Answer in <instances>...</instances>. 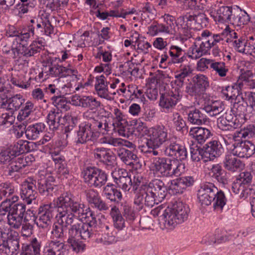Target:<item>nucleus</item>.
<instances>
[{"label": "nucleus", "mask_w": 255, "mask_h": 255, "mask_svg": "<svg viewBox=\"0 0 255 255\" xmlns=\"http://www.w3.org/2000/svg\"><path fill=\"white\" fill-rule=\"evenodd\" d=\"M244 123V120L241 121L238 119L230 111L226 112L225 117L220 118L218 123V127L220 129L224 131H233L240 128Z\"/></svg>", "instance_id": "23"}, {"label": "nucleus", "mask_w": 255, "mask_h": 255, "mask_svg": "<svg viewBox=\"0 0 255 255\" xmlns=\"http://www.w3.org/2000/svg\"><path fill=\"white\" fill-rule=\"evenodd\" d=\"M114 114L115 118L113 126L114 127V130L116 131H117L119 135L124 137H126L128 135V133L126 130L127 128L123 126V123H122L123 119L121 111L118 108H115L114 110Z\"/></svg>", "instance_id": "39"}, {"label": "nucleus", "mask_w": 255, "mask_h": 255, "mask_svg": "<svg viewBox=\"0 0 255 255\" xmlns=\"http://www.w3.org/2000/svg\"><path fill=\"white\" fill-rule=\"evenodd\" d=\"M183 50L177 46L172 45L170 48L169 54L171 57V61L173 64H179L186 60L185 55H182Z\"/></svg>", "instance_id": "47"}, {"label": "nucleus", "mask_w": 255, "mask_h": 255, "mask_svg": "<svg viewBox=\"0 0 255 255\" xmlns=\"http://www.w3.org/2000/svg\"><path fill=\"white\" fill-rule=\"evenodd\" d=\"M58 215H55L57 222L52 226L51 232V239L54 241L59 240L60 242L64 241L66 239L68 227L74 224L75 218L70 212V210L67 211L59 209Z\"/></svg>", "instance_id": "8"}, {"label": "nucleus", "mask_w": 255, "mask_h": 255, "mask_svg": "<svg viewBox=\"0 0 255 255\" xmlns=\"http://www.w3.org/2000/svg\"><path fill=\"white\" fill-rule=\"evenodd\" d=\"M82 175L84 182L91 187L100 188L107 181V175L105 172L95 166L85 167Z\"/></svg>", "instance_id": "11"}, {"label": "nucleus", "mask_w": 255, "mask_h": 255, "mask_svg": "<svg viewBox=\"0 0 255 255\" xmlns=\"http://www.w3.org/2000/svg\"><path fill=\"white\" fill-rule=\"evenodd\" d=\"M210 175L220 183L226 184L228 182L227 173L219 164H214L211 166Z\"/></svg>", "instance_id": "36"}, {"label": "nucleus", "mask_w": 255, "mask_h": 255, "mask_svg": "<svg viewBox=\"0 0 255 255\" xmlns=\"http://www.w3.org/2000/svg\"><path fill=\"white\" fill-rule=\"evenodd\" d=\"M25 123L24 133L27 139L35 140L44 131L46 126L43 123H37L26 127Z\"/></svg>", "instance_id": "30"}, {"label": "nucleus", "mask_w": 255, "mask_h": 255, "mask_svg": "<svg viewBox=\"0 0 255 255\" xmlns=\"http://www.w3.org/2000/svg\"><path fill=\"white\" fill-rule=\"evenodd\" d=\"M25 210L26 207L23 204H15L11 207L10 214L24 218Z\"/></svg>", "instance_id": "64"}, {"label": "nucleus", "mask_w": 255, "mask_h": 255, "mask_svg": "<svg viewBox=\"0 0 255 255\" xmlns=\"http://www.w3.org/2000/svg\"><path fill=\"white\" fill-rule=\"evenodd\" d=\"M203 148H200L196 142H192L190 144V152L191 158L193 161L198 162L200 160L201 155L202 156Z\"/></svg>", "instance_id": "61"}, {"label": "nucleus", "mask_w": 255, "mask_h": 255, "mask_svg": "<svg viewBox=\"0 0 255 255\" xmlns=\"http://www.w3.org/2000/svg\"><path fill=\"white\" fill-rule=\"evenodd\" d=\"M117 154L121 160L127 165L132 166L134 163L138 162V158L137 155L127 148L119 149Z\"/></svg>", "instance_id": "37"}, {"label": "nucleus", "mask_w": 255, "mask_h": 255, "mask_svg": "<svg viewBox=\"0 0 255 255\" xmlns=\"http://www.w3.org/2000/svg\"><path fill=\"white\" fill-rule=\"evenodd\" d=\"M36 5V0H20V2L16 5L15 10L17 14H25L33 8Z\"/></svg>", "instance_id": "50"}, {"label": "nucleus", "mask_w": 255, "mask_h": 255, "mask_svg": "<svg viewBox=\"0 0 255 255\" xmlns=\"http://www.w3.org/2000/svg\"><path fill=\"white\" fill-rule=\"evenodd\" d=\"M243 87V82L237 81L232 86L223 87L222 90V94L226 100H231L234 102L243 100V95L241 92Z\"/></svg>", "instance_id": "25"}, {"label": "nucleus", "mask_w": 255, "mask_h": 255, "mask_svg": "<svg viewBox=\"0 0 255 255\" xmlns=\"http://www.w3.org/2000/svg\"><path fill=\"white\" fill-rule=\"evenodd\" d=\"M95 84V89L98 95L103 98L109 99V94L115 95L116 92H109L108 85L109 82L107 81V77L103 75L97 76Z\"/></svg>", "instance_id": "29"}, {"label": "nucleus", "mask_w": 255, "mask_h": 255, "mask_svg": "<svg viewBox=\"0 0 255 255\" xmlns=\"http://www.w3.org/2000/svg\"><path fill=\"white\" fill-rule=\"evenodd\" d=\"M193 84L186 87V92L191 96H198L204 93L209 86L208 78L203 74H197L193 78Z\"/></svg>", "instance_id": "19"}, {"label": "nucleus", "mask_w": 255, "mask_h": 255, "mask_svg": "<svg viewBox=\"0 0 255 255\" xmlns=\"http://www.w3.org/2000/svg\"><path fill=\"white\" fill-rule=\"evenodd\" d=\"M198 199L202 205H210L214 202L216 209L222 210L226 204V199L224 193L219 191L212 183L207 182L201 185L198 191Z\"/></svg>", "instance_id": "5"}, {"label": "nucleus", "mask_w": 255, "mask_h": 255, "mask_svg": "<svg viewBox=\"0 0 255 255\" xmlns=\"http://www.w3.org/2000/svg\"><path fill=\"white\" fill-rule=\"evenodd\" d=\"M92 131L94 132L98 138L99 132L103 130H108L107 129V124H106V117H99L97 118H91L87 122H85Z\"/></svg>", "instance_id": "33"}, {"label": "nucleus", "mask_w": 255, "mask_h": 255, "mask_svg": "<svg viewBox=\"0 0 255 255\" xmlns=\"http://www.w3.org/2000/svg\"><path fill=\"white\" fill-rule=\"evenodd\" d=\"M34 104L28 101L26 102L23 107L19 111L18 114L17 116V120L19 122H23L22 124L25 125L26 124V119L32 114L34 111Z\"/></svg>", "instance_id": "45"}, {"label": "nucleus", "mask_w": 255, "mask_h": 255, "mask_svg": "<svg viewBox=\"0 0 255 255\" xmlns=\"http://www.w3.org/2000/svg\"><path fill=\"white\" fill-rule=\"evenodd\" d=\"M185 164L166 157H156L152 159V170L162 177L178 176L185 171Z\"/></svg>", "instance_id": "4"}, {"label": "nucleus", "mask_w": 255, "mask_h": 255, "mask_svg": "<svg viewBox=\"0 0 255 255\" xmlns=\"http://www.w3.org/2000/svg\"><path fill=\"white\" fill-rule=\"evenodd\" d=\"M55 18V17H51V19L50 20L49 19V17H44V20H43V25H44L43 29H44V33L36 35V36L38 37L36 40H37L38 38H42L44 39L42 37H39L42 35H46L51 37H52L53 35H55L56 33L55 29L51 23L53 20L54 21L56 20Z\"/></svg>", "instance_id": "51"}, {"label": "nucleus", "mask_w": 255, "mask_h": 255, "mask_svg": "<svg viewBox=\"0 0 255 255\" xmlns=\"http://www.w3.org/2000/svg\"><path fill=\"white\" fill-rule=\"evenodd\" d=\"M223 150V146L219 140H211L203 146L202 158L205 162L213 160L222 154Z\"/></svg>", "instance_id": "21"}, {"label": "nucleus", "mask_w": 255, "mask_h": 255, "mask_svg": "<svg viewBox=\"0 0 255 255\" xmlns=\"http://www.w3.org/2000/svg\"><path fill=\"white\" fill-rule=\"evenodd\" d=\"M182 95L179 92L174 93L171 91L166 94H162L160 98L159 106L168 111L173 109L179 102Z\"/></svg>", "instance_id": "26"}, {"label": "nucleus", "mask_w": 255, "mask_h": 255, "mask_svg": "<svg viewBox=\"0 0 255 255\" xmlns=\"http://www.w3.org/2000/svg\"><path fill=\"white\" fill-rule=\"evenodd\" d=\"M94 133L85 122L82 123L79 126L78 129L76 130L75 142L76 145H78L85 144L89 141H95L97 137Z\"/></svg>", "instance_id": "24"}, {"label": "nucleus", "mask_w": 255, "mask_h": 255, "mask_svg": "<svg viewBox=\"0 0 255 255\" xmlns=\"http://www.w3.org/2000/svg\"><path fill=\"white\" fill-rule=\"evenodd\" d=\"M203 55L205 54L195 40L192 46L188 49L187 56L192 59H197Z\"/></svg>", "instance_id": "57"}, {"label": "nucleus", "mask_w": 255, "mask_h": 255, "mask_svg": "<svg viewBox=\"0 0 255 255\" xmlns=\"http://www.w3.org/2000/svg\"><path fill=\"white\" fill-rule=\"evenodd\" d=\"M70 200L69 210L74 218L77 216L81 219H84L86 221V223H83L80 220L77 222L74 221V224L72 225L83 231V234L85 237L89 236L93 237L97 232V221L96 214L89 207H86L81 201L76 200L71 193Z\"/></svg>", "instance_id": "2"}, {"label": "nucleus", "mask_w": 255, "mask_h": 255, "mask_svg": "<svg viewBox=\"0 0 255 255\" xmlns=\"http://www.w3.org/2000/svg\"><path fill=\"white\" fill-rule=\"evenodd\" d=\"M61 118V114L58 111L51 110L49 112L47 117V123L50 130L54 131L58 129Z\"/></svg>", "instance_id": "44"}, {"label": "nucleus", "mask_w": 255, "mask_h": 255, "mask_svg": "<svg viewBox=\"0 0 255 255\" xmlns=\"http://www.w3.org/2000/svg\"><path fill=\"white\" fill-rule=\"evenodd\" d=\"M36 183V179L33 177H28L21 185L20 197L27 204H31L37 197Z\"/></svg>", "instance_id": "18"}, {"label": "nucleus", "mask_w": 255, "mask_h": 255, "mask_svg": "<svg viewBox=\"0 0 255 255\" xmlns=\"http://www.w3.org/2000/svg\"><path fill=\"white\" fill-rule=\"evenodd\" d=\"M110 215L113 219L114 226L119 230H122L125 227V221L118 208H112Z\"/></svg>", "instance_id": "46"}, {"label": "nucleus", "mask_w": 255, "mask_h": 255, "mask_svg": "<svg viewBox=\"0 0 255 255\" xmlns=\"http://www.w3.org/2000/svg\"><path fill=\"white\" fill-rule=\"evenodd\" d=\"M93 154L94 158L107 169H110L115 166L116 157L110 149L103 147H97L93 149Z\"/></svg>", "instance_id": "17"}, {"label": "nucleus", "mask_w": 255, "mask_h": 255, "mask_svg": "<svg viewBox=\"0 0 255 255\" xmlns=\"http://www.w3.org/2000/svg\"><path fill=\"white\" fill-rule=\"evenodd\" d=\"M247 106V103L245 102L244 99L243 97V100H239V102L236 101L234 102L233 107L230 111L237 118H238V116H239L242 119L245 117Z\"/></svg>", "instance_id": "49"}, {"label": "nucleus", "mask_w": 255, "mask_h": 255, "mask_svg": "<svg viewBox=\"0 0 255 255\" xmlns=\"http://www.w3.org/2000/svg\"><path fill=\"white\" fill-rule=\"evenodd\" d=\"M146 145L150 147H159L162 144L165 145L169 139L174 136L168 132V129L163 125H158L150 128Z\"/></svg>", "instance_id": "10"}, {"label": "nucleus", "mask_w": 255, "mask_h": 255, "mask_svg": "<svg viewBox=\"0 0 255 255\" xmlns=\"http://www.w3.org/2000/svg\"><path fill=\"white\" fill-rule=\"evenodd\" d=\"M66 253L65 244L60 241H48L43 249L44 255H65Z\"/></svg>", "instance_id": "28"}, {"label": "nucleus", "mask_w": 255, "mask_h": 255, "mask_svg": "<svg viewBox=\"0 0 255 255\" xmlns=\"http://www.w3.org/2000/svg\"><path fill=\"white\" fill-rule=\"evenodd\" d=\"M15 192L14 187L12 184L8 182L0 184V201L3 198H5L9 203L12 204L18 200L17 195H13Z\"/></svg>", "instance_id": "31"}, {"label": "nucleus", "mask_w": 255, "mask_h": 255, "mask_svg": "<svg viewBox=\"0 0 255 255\" xmlns=\"http://www.w3.org/2000/svg\"><path fill=\"white\" fill-rule=\"evenodd\" d=\"M233 13L234 15L237 13L239 14V16H245L246 15L249 16V14L245 10H242L238 6H236L233 9L231 6H221L217 10L218 16H232Z\"/></svg>", "instance_id": "48"}, {"label": "nucleus", "mask_w": 255, "mask_h": 255, "mask_svg": "<svg viewBox=\"0 0 255 255\" xmlns=\"http://www.w3.org/2000/svg\"><path fill=\"white\" fill-rule=\"evenodd\" d=\"M19 248V241L17 239H9L0 248V253L6 255H16Z\"/></svg>", "instance_id": "40"}, {"label": "nucleus", "mask_w": 255, "mask_h": 255, "mask_svg": "<svg viewBox=\"0 0 255 255\" xmlns=\"http://www.w3.org/2000/svg\"><path fill=\"white\" fill-rule=\"evenodd\" d=\"M163 152L166 156L176 158L178 161L185 160L187 157L186 148L177 142L176 136L169 139L164 147Z\"/></svg>", "instance_id": "16"}, {"label": "nucleus", "mask_w": 255, "mask_h": 255, "mask_svg": "<svg viewBox=\"0 0 255 255\" xmlns=\"http://www.w3.org/2000/svg\"><path fill=\"white\" fill-rule=\"evenodd\" d=\"M189 134L200 144L204 143L206 140L212 136L210 129L201 127L190 128Z\"/></svg>", "instance_id": "34"}, {"label": "nucleus", "mask_w": 255, "mask_h": 255, "mask_svg": "<svg viewBox=\"0 0 255 255\" xmlns=\"http://www.w3.org/2000/svg\"><path fill=\"white\" fill-rule=\"evenodd\" d=\"M19 248V241L17 239H9L0 248V253L6 255H16Z\"/></svg>", "instance_id": "41"}, {"label": "nucleus", "mask_w": 255, "mask_h": 255, "mask_svg": "<svg viewBox=\"0 0 255 255\" xmlns=\"http://www.w3.org/2000/svg\"><path fill=\"white\" fill-rule=\"evenodd\" d=\"M157 199L153 192L143 185L135 195L134 204L136 206V210L139 211L143 208L144 205L148 207H152L155 204H157L161 202L157 201Z\"/></svg>", "instance_id": "14"}, {"label": "nucleus", "mask_w": 255, "mask_h": 255, "mask_svg": "<svg viewBox=\"0 0 255 255\" xmlns=\"http://www.w3.org/2000/svg\"><path fill=\"white\" fill-rule=\"evenodd\" d=\"M172 121L177 131L183 132L187 130L186 122L178 113H173Z\"/></svg>", "instance_id": "54"}, {"label": "nucleus", "mask_w": 255, "mask_h": 255, "mask_svg": "<svg viewBox=\"0 0 255 255\" xmlns=\"http://www.w3.org/2000/svg\"><path fill=\"white\" fill-rule=\"evenodd\" d=\"M189 208L182 202H176L168 207L162 215L165 227L172 229L177 224L185 221L188 217Z\"/></svg>", "instance_id": "7"}, {"label": "nucleus", "mask_w": 255, "mask_h": 255, "mask_svg": "<svg viewBox=\"0 0 255 255\" xmlns=\"http://www.w3.org/2000/svg\"><path fill=\"white\" fill-rule=\"evenodd\" d=\"M15 157L9 147L2 149L0 152V163L8 165Z\"/></svg>", "instance_id": "55"}, {"label": "nucleus", "mask_w": 255, "mask_h": 255, "mask_svg": "<svg viewBox=\"0 0 255 255\" xmlns=\"http://www.w3.org/2000/svg\"><path fill=\"white\" fill-rule=\"evenodd\" d=\"M56 59L49 57L43 63L42 72L52 77L64 78L75 75V71L55 63Z\"/></svg>", "instance_id": "12"}, {"label": "nucleus", "mask_w": 255, "mask_h": 255, "mask_svg": "<svg viewBox=\"0 0 255 255\" xmlns=\"http://www.w3.org/2000/svg\"><path fill=\"white\" fill-rule=\"evenodd\" d=\"M70 193L65 192L54 200V203L44 204L38 208L37 216H33V221L39 227L48 228L51 224V220L55 213L59 214L60 208L64 211L69 210L70 205Z\"/></svg>", "instance_id": "3"}, {"label": "nucleus", "mask_w": 255, "mask_h": 255, "mask_svg": "<svg viewBox=\"0 0 255 255\" xmlns=\"http://www.w3.org/2000/svg\"><path fill=\"white\" fill-rule=\"evenodd\" d=\"M114 182L125 192H129L131 189L132 182L128 171L123 169H119L112 174Z\"/></svg>", "instance_id": "22"}, {"label": "nucleus", "mask_w": 255, "mask_h": 255, "mask_svg": "<svg viewBox=\"0 0 255 255\" xmlns=\"http://www.w3.org/2000/svg\"><path fill=\"white\" fill-rule=\"evenodd\" d=\"M82 107L95 110L100 106L101 103L91 96H83Z\"/></svg>", "instance_id": "59"}, {"label": "nucleus", "mask_w": 255, "mask_h": 255, "mask_svg": "<svg viewBox=\"0 0 255 255\" xmlns=\"http://www.w3.org/2000/svg\"><path fill=\"white\" fill-rule=\"evenodd\" d=\"M66 93L63 94L59 96H53L51 98L53 104L56 108L61 111H67L69 109V104L67 102L66 98L64 97Z\"/></svg>", "instance_id": "52"}, {"label": "nucleus", "mask_w": 255, "mask_h": 255, "mask_svg": "<svg viewBox=\"0 0 255 255\" xmlns=\"http://www.w3.org/2000/svg\"><path fill=\"white\" fill-rule=\"evenodd\" d=\"M246 43L243 41L242 40L235 39L233 42V46L234 47L235 49L237 50L238 52L245 53V54H252V52H250L248 48L249 47V46L246 45L245 44Z\"/></svg>", "instance_id": "63"}, {"label": "nucleus", "mask_w": 255, "mask_h": 255, "mask_svg": "<svg viewBox=\"0 0 255 255\" xmlns=\"http://www.w3.org/2000/svg\"><path fill=\"white\" fill-rule=\"evenodd\" d=\"M122 214L127 221L133 222L136 218V212L131 206L125 204L123 206Z\"/></svg>", "instance_id": "58"}, {"label": "nucleus", "mask_w": 255, "mask_h": 255, "mask_svg": "<svg viewBox=\"0 0 255 255\" xmlns=\"http://www.w3.org/2000/svg\"><path fill=\"white\" fill-rule=\"evenodd\" d=\"M210 67L220 77L226 76L228 71L225 63L223 62H214L213 61L211 63Z\"/></svg>", "instance_id": "60"}, {"label": "nucleus", "mask_w": 255, "mask_h": 255, "mask_svg": "<svg viewBox=\"0 0 255 255\" xmlns=\"http://www.w3.org/2000/svg\"><path fill=\"white\" fill-rule=\"evenodd\" d=\"M146 187L157 198V201H162L167 194V188L164 182L159 179H154L148 184H144Z\"/></svg>", "instance_id": "27"}, {"label": "nucleus", "mask_w": 255, "mask_h": 255, "mask_svg": "<svg viewBox=\"0 0 255 255\" xmlns=\"http://www.w3.org/2000/svg\"><path fill=\"white\" fill-rule=\"evenodd\" d=\"M223 110L224 106L221 102L218 101L209 102L205 103L200 109H191L188 113V121L193 125L205 124L209 119L204 112L213 117L219 114Z\"/></svg>", "instance_id": "6"}, {"label": "nucleus", "mask_w": 255, "mask_h": 255, "mask_svg": "<svg viewBox=\"0 0 255 255\" xmlns=\"http://www.w3.org/2000/svg\"><path fill=\"white\" fill-rule=\"evenodd\" d=\"M234 137V142L232 144L233 148L232 153L241 158H248L255 153V145L249 140H236Z\"/></svg>", "instance_id": "20"}, {"label": "nucleus", "mask_w": 255, "mask_h": 255, "mask_svg": "<svg viewBox=\"0 0 255 255\" xmlns=\"http://www.w3.org/2000/svg\"><path fill=\"white\" fill-rule=\"evenodd\" d=\"M24 218L11 214L7 215L8 224L10 227L18 229L22 225Z\"/></svg>", "instance_id": "62"}, {"label": "nucleus", "mask_w": 255, "mask_h": 255, "mask_svg": "<svg viewBox=\"0 0 255 255\" xmlns=\"http://www.w3.org/2000/svg\"><path fill=\"white\" fill-rule=\"evenodd\" d=\"M234 154H227L225 156L223 163L224 167L229 171L235 172L242 168L241 161L235 157Z\"/></svg>", "instance_id": "38"}, {"label": "nucleus", "mask_w": 255, "mask_h": 255, "mask_svg": "<svg viewBox=\"0 0 255 255\" xmlns=\"http://www.w3.org/2000/svg\"><path fill=\"white\" fill-rule=\"evenodd\" d=\"M6 36L12 38L11 50L13 59H19L24 56L29 57L40 52L45 45L44 39L38 38L28 45V41L31 36L34 35V27L29 25L27 31L17 30L14 26H9L6 31Z\"/></svg>", "instance_id": "1"}, {"label": "nucleus", "mask_w": 255, "mask_h": 255, "mask_svg": "<svg viewBox=\"0 0 255 255\" xmlns=\"http://www.w3.org/2000/svg\"><path fill=\"white\" fill-rule=\"evenodd\" d=\"M82 232L83 231L73 225L68 230L67 243L71 250L77 254L83 253L86 249V245L81 239L86 240L92 237L90 236L85 237Z\"/></svg>", "instance_id": "13"}, {"label": "nucleus", "mask_w": 255, "mask_h": 255, "mask_svg": "<svg viewBox=\"0 0 255 255\" xmlns=\"http://www.w3.org/2000/svg\"><path fill=\"white\" fill-rule=\"evenodd\" d=\"M211 32L208 30L203 31L201 36H197L195 38L196 44L200 47L205 55L209 53V51L213 46L210 36Z\"/></svg>", "instance_id": "35"}, {"label": "nucleus", "mask_w": 255, "mask_h": 255, "mask_svg": "<svg viewBox=\"0 0 255 255\" xmlns=\"http://www.w3.org/2000/svg\"><path fill=\"white\" fill-rule=\"evenodd\" d=\"M33 145L34 143L33 142L20 139L17 142H14L12 145H10L8 147L11 150L12 153L16 157L24 153L32 151L33 150Z\"/></svg>", "instance_id": "32"}, {"label": "nucleus", "mask_w": 255, "mask_h": 255, "mask_svg": "<svg viewBox=\"0 0 255 255\" xmlns=\"http://www.w3.org/2000/svg\"><path fill=\"white\" fill-rule=\"evenodd\" d=\"M36 182L37 189L42 196H53L58 190L55 178L50 174H39Z\"/></svg>", "instance_id": "15"}, {"label": "nucleus", "mask_w": 255, "mask_h": 255, "mask_svg": "<svg viewBox=\"0 0 255 255\" xmlns=\"http://www.w3.org/2000/svg\"><path fill=\"white\" fill-rule=\"evenodd\" d=\"M40 244L37 239H32L29 245L22 246L20 255H40Z\"/></svg>", "instance_id": "42"}, {"label": "nucleus", "mask_w": 255, "mask_h": 255, "mask_svg": "<svg viewBox=\"0 0 255 255\" xmlns=\"http://www.w3.org/2000/svg\"><path fill=\"white\" fill-rule=\"evenodd\" d=\"M136 10L134 8L132 9H121V13L112 15L109 14L107 12H105V11L102 10L101 7L97 5V6H92L90 10V14L95 15V16H126L128 14H135Z\"/></svg>", "instance_id": "43"}, {"label": "nucleus", "mask_w": 255, "mask_h": 255, "mask_svg": "<svg viewBox=\"0 0 255 255\" xmlns=\"http://www.w3.org/2000/svg\"><path fill=\"white\" fill-rule=\"evenodd\" d=\"M168 189L173 194H181L186 189L179 178L171 180Z\"/></svg>", "instance_id": "56"}, {"label": "nucleus", "mask_w": 255, "mask_h": 255, "mask_svg": "<svg viewBox=\"0 0 255 255\" xmlns=\"http://www.w3.org/2000/svg\"><path fill=\"white\" fill-rule=\"evenodd\" d=\"M25 102V99L20 94H16L8 99L9 110L17 111Z\"/></svg>", "instance_id": "53"}, {"label": "nucleus", "mask_w": 255, "mask_h": 255, "mask_svg": "<svg viewBox=\"0 0 255 255\" xmlns=\"http://www.w3.org/2000/svg\"><path fill=\"white\" fill-rule=\"evenodd\" d=\"M253 176L250 172H242L237 176L232 185V191L239 195L240 198L245 199L255 194L252 186Z\"/></svg>", "instance_id": "9"}]
</instances>
